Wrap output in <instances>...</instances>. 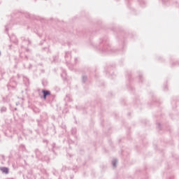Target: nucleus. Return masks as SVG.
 <instances>
[{
    "instance_id": "4468645a",
    "label": "nucleus",
    "mask_w": 179,
    "mask_h": 179,
    "mask_svg": "<svg viewBox=\"0 0 179 179\" xmlns=\"http://www.w3.org/2000/svg\"><path fill=\"white\" fill-rule=\"evenodd\" d=\"M138 2L142 8H145V6L146 5L145 0H138Z\"/></svg>"
},
{
    "instance_id": "f8f14e48",
    "label": "nucleus",
    "mask_w": 179,
    "mask_h": 179,
    "mask_svg": "<svg viewBox=\"0 0 179 179\" xmlns=\"http://www.w3.org/2000/svg\"><path fill=\"white\" fill-rule=\"evenodd\" d=\"M81 80L83 83H86V82H87V76L85 73L83 74L82 78H81Z\"/></svg>"
},
{
    "instance_id": "79ce46f5",
    "label": "nucleus",
    "mask_w": 179,
    "mask_h": 179,
    "mask_svg": "<svg viewBox=\"0 0 179 179\" xmlns=\"http://www.w3.org/2000/svg\"><path fill=\"white\" fill-rule=\"evenodd\" d=\"M70 179H73V176H71Z\"/></svg>"
},
{
    "instance_id": "72a5a7b5",
    "label": "nucleus",
    "mask_w": 179,
    "mask_h": 179,
    "mask_svg": "<svg viewBox=\"0 0 179 179\" xmlns=\"http://www.w3.org/2000/svg\"><path fill=\"white\" fill-rule=\"evenodd\" d=\"M25 50L27 52H30V49H29V48H26Z\"/></svg>"
},
{
    "instance_id": "4be33fe9",
    "label": "nucleus",
    "mask_w": 179,
    "mask_h": 179,
    "mask_svg": "<svg viewBox=\"0 0 179 179\" xmlns=\"http://www.w3.org/2000/svg\"><path fill=\"white\" fill-rule=\"evenodd\" d=\"M62 78H63V79L64 80H66V72L64 71L62 74H61Z\"/></svg>"
},
{
    "instance_id": "a878e982",
    "label": "nucleus",
    "mask_w": 179,
    "mask_h": 179,
    "mask_svg": "<svg viewBox=\"0 0 179 179\" xmlns=\"http://www.w3.org/2000/svg\"><path fill=\"white\" fill-rule=\"evenodd\" d=\"M71 134L72 135H76V128L71 129Z\"/></svg>"
},
{
    "instance_id": "393cba45",
    "label": "nucleus",
    "mask_w": 179,
    "mask_h": 179,
    "mask_svg": "<svg viewBox=\"0 0 179 179\" xmlns=\"http://www.w3.org/2000/svg\"><path fill=\"white\" fill-rule=\"evenodd\" d=\"M6 110H7L6 107L3 106V107H1L0 111H1V113H6Z\"/></svg>"
},
{
    "instance_id": "8fccbe9b",
    "label": "nucleus",
    "mask_w": 179,
    "mask_h": 179,
    "mask_svg": "<svg viewBox=\"0 0 179 179\" xmlns=\"http://www.w3.org/2000/svg\"><path fill=\"white\" fill-rule=\"evenodd\" d=\"M39 37H41V35H39Z\"/></svg>"
},
{
    "instance_id": "f3484780",
    "label": "nucleus",
    "mask_w": 179,
    "mask_h": 179,
    "mask_svg": "<svg viewBox=\"0 0 179 179\" xmlns=\"http://www.w3.org/2000/svg\"><path fill=\"white\" fill-rule=\"evenodd\" d=\"M117 163H118V160L117 159H113L112 160V164L113 167H117Z\"/></svg>"
},
{
    "instance_id": "bb28decb",
    "label": "nucleus",
    "mask_w": 179,
    "mask_h": 179,
    "mask_svg": "<svg viewBox=\"0 0 179 179\" xmlns=\"http://www.w3.org/2000/svg\"><path fill=\"white\" fill-rule=\"evenodd\" d=\"M157 127L159 131H162V124L160 123H157Z\"/></svg>"
},
{
    "instance_id": "473e14b6",
    "label": "nucleus",
    "mask_w": 179,
    "mask_h": 179,
    "mask_svg": "<svg viewBox=\"0 0 179 179\" xmlns=\"http://www.w3.org/2000/svg\"><path fill=\"white\" fill-rule=\"evenodd\" d=\"M138 79H139L140 80H142V74H139V75H138Z\"/></svg>"
},
{
    "instance_id": "a211bd4d",
    "label": "nucleus",
    "mask_w": 179,
    "mask_h": 179,
    "mask_svg": "<svg viewBox=\"0 0 179 179\" xmlns=\"http://www.w3.org/2000/svg\"><path fill=\"white\" fill-rule=\"evenodd\" d=\"M53 176H55L56 177L58 176L59 175V173L58 172V171H57V169H53L52 171Z\"/></svg>"
},
{
    "instance_id": "c85d7f7f",
    "label": "nucleus",
    "mask_w": 179,
    "mask_h": 179,
    "mask_svg": "<svg viewBox=\"0 0 179 179\" xmlns=\"http://www.w3.org/2000/svg\"><path fill=\"white\" fill-rule=\"evenodd\" d=\"M78 62H79V60L78 59V57H75V59H74V64H75V65L78 64Z\"/></svg>"
},
{
    "instance_id": "2eb2a0df",
    "label": "nucleus",
    "mask_w": 179,
    "mask_h": 179,
    "mask_svg": "<svg viewBox=\"0 0 179 179\" xmlns=\"http://www.w3.org/2000/svg\"><path fill=\"white\" fill-rule=\"evenodd\" d=\"M23 15L27 19H31V15L30 13L25 12Z\"/></svg>"
},
{
    "instance_id": "1a4fd4ad",
    "label": "nucleus",
    "mask_w": 179,
    "mask_h": 179,
    "mask_svg": "<svg viewBox=\"0 0 179 179\" xmlns=\"http://www.w3.org/2000/svg\"><path fill=\"white\" fill-rule=\"evenodd\" d=\"M39 160L41 162H45L46 163L49 164L50 163V157H48V155H45V156L42 155V157Z\"/></svg>"
},
{
    "instance_id": "58836bf2",
    "label": "nucleus",
    "mask_w": 179,
    "mask_h": 179,
    "mask_svg": "<svg viewBox=\"0 0 179 179\" xmlns=\"http://www.w3.org/2000/svg\"><path fill=\"white\" fill-rule=\"evenodd\" d=\"M76 108L77 110H80V108H82L78 107V106H76Z\"/></svg>"
},
{
    "instance_id": "ea45409f",
    "label": "nucleus",
    "mask_w": 179,
    "mask_h": 179,
    "mask_svg": "<svg viewBox=\"0 0 179 179\" xmlns=\"http://www.w3.org/2000/svg\"><path fill=\"white\" fill-rule=\"evenodd\" d=\"M164 90H167V86H165V87H164Z\"/></svg>"
},
{
    "instance_id": "3c124183",
    "label": "nucleus",
    "mask_w": 179,
    "mask_h": 179,
    "mask_svg": "<svg viewBox=\"0 0 179 179\" xmlns=\"http://www.w3.org/2000/svg\"><path fill=\"white\" fill-rule=\"evenodd\" d=\"M18 103H16V106H17Z\"/></svg>"
},
{
    "instance_id": "412c9836",
    "label": "nucleus",
    "mask_w": 179,
    "mask_h": 179,
    "mask_svg": "<svg viewBox=\"0 0 179 179\" xmlns=\"http://www.w3.org/2000/svg\"><path fill=\"white\" fill-rule=\"evenodd\" d=\"M55 146H56L55 143H52V151L53 152L55 156H57V152H55V150H54V149H55Z\"/></svg>"
},
{
    "instance_id": "2f4dec72",
    "label": "nucleus",
    "mask_w": 179,
    "mask_h": 179,
    "mask_svg": "<svg viewBox=\"0 0 179 179\" xmlns=\"http://www.w3.org/2000/svg\"><path fill=\"white\" fill-rule=\"evenodd\" d=\"M62 128L63 129H66V125H65V124H62Z\"/></svg>"
},
{
    "instance_id": "ddd939ff",
    "label": "nucleus",
    "mask_w": 179,
    "mask_h": 179,
    "mask_svg": "<svg viewBox=\"0 0 179 179\" xmlns=\"http://www.w3.org/2000/svg\"><path fill=\"white\" fill-rule=\"evenodd\" d=\"M21 40L22 41H27V45H31V41H30V40H29V38H26V37H24V36H22V38H21Z\"/></svg>"
},
{
    "instance_id": "6ab92c4d",
    "label": "nucleus",
    "mask_w": 179,
    "mask_h": 179,
    "mask_svg": "<svg viewBox=\"0 0 179 179\" xmlns=\"http://www.w3.org/2000/svg\"><path fill=\"white\" fill-rule=\"evenodd\" d=\"M24 83L25 85V86H28L29 85V78H27V77H24Z\"/></svg>"
},
{
    "instance_id": "cd10ccee",
    "label": "nucleus",
    "mask_w": 179,
    "mask_h": 179,
    "mask_svg": "<svg viewBox=\"0 0 179 179\" xmlns=\"http://www.w3.org/2000/svg\"><path fill=\"white\" fill-rule=\"evenodd\" d=\"M5 27H6V33L8 34V30L9 29V27H10V24H7V25L5 26Z\"/></svg>"
},
{
    "instance_id": "9d476101",
    "label": "nucleus",
    "mask_w": 179,
    "mask_h": 179,
    "mask_svg": "<svg viewBox=\"0 0 179 179\" xmlns=\"http://www.w3.org/2000/svg\"><path fill=\"white\" fill-rule=\"evenodd\" d=\"M10 41H12V43H14V44H17L18 43L17 38L15 34L11 35L10 36Z\"/></svg>"
},
{
    "instance_id": "7c9ffc66",
    "label": "nucleus",
    "mask_w": 179,
    "mask_h": 179,
    "mask_svg": "<svg viewBox=\"0 0 179 179\" xmlns=\"http://www.w3.org/2000/svg\"><path fill=\"white\" fill-rule=\"evenodd\" d=\"M73 171H74L75 173H76V171H78V166L73 167Z\"/></svg>"
},
{
    "instance_id": "c9c22d12",
    "label": "nucleus",
    "mask_w": 179,
    "mask_h": 179,
    "mask_svg": "<svg viewBox=\"0 0 179 179\" xmlns=\"http://www.w3.org/2000/svg\"><path fill=\"white\" fill-rule=\"evenodd\" d=\"M69 69H70L71 71H73V66H69Z\"/></svg>"
},
{
    "instance_id": "f704fd0d",
    "label": "nucleus",
    "mask_w": 179,
    "mask_h": 179,
    "mask_svg": "<svg viewBox=\"0 0 179 179\" xmlns=\"http://www.w3.org/2000/svg\"><path fill=\"white\" fill-rule=\"evenodd\" d=\"M169 0H162V3H166Z\"/></svg>"
},
{
    "instance_id": "603ef678",
    "label": "nucleus",
    "mask_w": 179,
    "mask_h": 179,
    "mask_svg": "<svg viewBox=\"0 0 179 179\" xmlns=\"http://www.w3.org/2000/svg\"><path fill=\"white\" fill-rule=\"evenodd\" d=\"M0 55H1V52H0Z\"/></svg>"
},
{
    "instance_id": "09e8293b",
    "label": "nucleus",
    "mask_w": 179,
    "mask_h": 179,
    "mask_svg": "<svg viewBox=\"0 0 179 179\" xmlns=\"http://www.w3.org/2000/svg\"><path fill=\"white\" fill-rule=\"evenodd\" d=\"M1 2H2V0H0V3H1Z\"/></svg>"
},
{
    "instance_id": "0eeeda50",
    "label": "nucleus",
    "mask_w": 179,
    "mask_h": 179,
    "mask_svg": "<svg viewBox=\"0 0 179 179\" xmlns=\"http://www.w3.org/2000/svg\"><path fill=\"white\" fill-rule=\"evenodd\" d=\"M34 153L36 155V159H38V160H41V159L43 157V153L41 152V151H40V150L36 148L34 150Z\"/></svg>"
},
{
    "instance_id": "6e6552de",
    "label": "nucleus",
    "mask_w": 179,
    "mask_h": 179,
    "mask_svg": "<svg viewBox=\"0 0 179 179\" xmlns=\"http://www.w3.org/2000/svg\"><path fill=\"white\" fill-rule=\"evenodd\" d=\"M0 171L3 174H9V168L3 166L0 167Z\"/></svg>"
},
{
    "instance_id": "423d86ee",
    "label": "nucleus",
    "mask_w": 179,
    "mask_h": 179,
    "mask_svg": "<svg viewBox=\"0 0 179 179\" xmlns=\"http://www.w3.org/2000/svg\"><path fill=\"white\" fill-rule=\"evenodd\" d=\"M64 58L66 59V64H69L71 62V58H72V55L71 52L68 51L65 52Z\"/></svg>"
},
{
    "instance_id": "c03bdc74",
    "label": "nucleus",
    "mask_w": 179,
    "mask_h": 179,
    "mask_svg": "<svg viewBox=\"0 0 179 179\" xmlns=\"http://www.w3.org/2000/svg\"><path fill=\"white\" fill-rule=\"evenodd\" d=\"M39 45H43V43L41 42V43H39Z\"/></svg>"
},
{
    "instance_id": "c756f323",
    "label": "nucleus",
    "mask_w": 179,
    "mask_h": 179,
    "mask_svg": "<svg viewBox=\"0 0 179 179\" xmlns=\"http://www.w3.org/2000/svg\"><path fill=\"white\" fill-rule=\"evenodd\" d=\"M107 73H108V75L110 76V75H113V71L108 70Z\"/></svg>"
},
{
    "instance_id": "20e7f679",
    "label": "nucleus",
    "mask_w": 179,
    "mask_h": 179,
    "mask_svg": "<svg viewBox=\"0 0 179 179\" xmlns=\"http://www.w3.org/2000/svg\"><path fill=\"white\" fill-rule=\"evenodd\" d=\"M17 85V83L16 82V80H15V78H11L8 84L7 85V87L8 90H10V89H16Z\"/></svg>"
},
{
    "instance_id": "a18cd8bd",
    "label": "nucleus",
    "mask_w": 179,
    "mask_h": 179,
    "mask_svg": "<svg viewBox=\"0 0 179 179\" xmlns=\"http://www.w3.org/2000/svg\"><path fill=\"white\" fill-rule=\"evenodd\" d=\"M14 110H15V111L17 110V108H14Z\"/></svg>"
},
{
    "instance_id": "5701e85b",
    "label": "nucleus",
    "mask_w": 179,
    "mask_h": 179,
    "mask_svg": "<svg viewBox=\"0 0 179 179\" xmlns=\"http://www.w3.org/2000/svg\"><path fill=\"white\" fill-rule=\"evenodd\" d=\"M58 55L53 56V61L52 62H58Z\"/></svg>"
},
{
    "instance_id": "4c0bfd02",
    "label": "nucleus",
    "mask_w": 179,
    "mask_h": 179,
    "mask_svg": "<svg viewBox=\"0 0 179 179\" xmlns=\"http://www.w3.org/2000/svg\"><path fill=\"white\" fill-rule=\"evenodd\" d=\"M25 59L28 60L29 59V57L27 55H25V57H24Z\"/></svg>"
},
{
    "instance_id": "aec40b11",
    "label": "nucleus",
    "mask_w": 179,
    "mask_h": 179,
    "mask_svg": "<svg viewBox=\"0 0 179 179\" xmlns=\"http://www.w3.org/2000/svg\"><path fill=\"white\" fill-rule=\"evenodd\" d=\"M65 101H72V99L69 94H67L64 98Z\"/></svg>"
},
{
    "instance_id": "7ed1b4c3",
    "label": "nucleus",
    "mask_w": 179,
    "mask_h": 179,
    "mask_svg": "<svg viewBox=\"0 0 179 179\" xmlns=\"http://www.w3.org/2000/svg\"><path fill=\"white\" fill-rule=\"evenodd\" d=\"M47 133L49 134V135H52V136L57 134V130L54 124H50L48 126Z\"/></svg>"
},
{
    "instance_id": "b1692460",
    "label": "nucleus",
    "mask_w": 179,
    "mask_h": 179,
    "mask_svg": "<svg viewBox=\"0 0 179 179\" xmlns=\"http://www.w3.org/2000/svg\"><path fill=\"white\" fill-rule=\"evenodd\" d=\"M43 50H45V51L47 50L48 54L51 53V51H50V46L43 48Z\"/></svg>"
},
{
    "instance_id": "e433bc0d",
    "label": "nucleus",
    "mask_w": 179,
    "mask_h": 179,
    "mask_svg": "<svg viewBox=\"0 0 179 179\" xmlns=\"http://www.w3.org/2000/svg\"><path fill=\"white\" fill-rule=\"evenodd\" d=\"M31 68H33V65L29 64V69H31Z\"/></svg>"
},
{
    "instance_id": "f257e3e1",
    "label": "nucleus",
    "mask_w": 179,
    "mask_h": 179,
    "mask_svg": "<svg viewBox=\"0 0 179 179\" xmlns=\"http://www.w3.org/2000/svg\"><path fill=\"white\" fill-rule=\"evenodd\" d=\"M98 48L105 54H113V52H117L115 50H113L111 48L107 36H104L99 39V47Z\"/></svg>"
},
{
    "instance_id": "dca6fc26",
    "label": "nucleus",
    "mask_w": 179,
    "mask_h": 179,
    "mask_svg": "<svg viewBox=\"0 0 179 179\" xmlns=\"http://www.w3.org/2000/svg\"><path fill=\"white\" fill-rule=\"evenodd\" d=\"M42 85L44 87H46V86H48V81L45 79L42 80Z\"/></svg>"
},
{
    "instance_id": "9b49d317",
    "label": "nucleus",
    "mask_w": 179,
    "mask_h": 179,
    "mask_svg": "<svg viewBox=\"0 0 179 179\" xmlns=\"http://www.w3.org/2000/svg\"><path fill=\"white\" fill-rule=\"evenodd\" d=\"M40 171L42 174H43V177H45V178H48V177L50 176V175L48 174V173H47V171L45 169H41Z\"/></svg>"
},
{
    "instance_id": "49530a36",
    "label": "nucleus",
    "mask_w": 179,
    "mask_h": 179,
    "mask_svg": "<svg viewBox=\"0 0 179 179\" xmlns=\"http://www.w3.org/2000/svg\"><path fill=\"white\" fill-rule=\"evenodd\" d=\"M11 47H12V45H9V48H10Z\"/></svg>"
},
{
    "instance_id": "39448f33",
    "label": "nucleus",
    "mask_w": 179,
    "mask_h": 179,
    "mask_svg": "<svg viewBox=\"0 0 179 179\" xmlns=\"http://www.w3.org/2000/svg\"><path fill=\"white\" fill-rule=\"evenodd\" d=\"M42 93L43 96L41 99H43V100H47V97H48V96H51V92L50 90H42Z\"/></svg>"
},
{
    "instance_id": "37998d69",
    "label": "nucleus",
    "mask_w": 179,
    "mask_h": 179,
    "mask_svg": "<svg viewBox=\"0 0 179 179\" xmlns=\"http://www.w3.org/2000/svg\"><path fill=\"white\" fill-rule=\"evenodd\" d=\"M4 134H5L6 136H9L7 134L6 132H5Z\"/></svg>"
},
{
    "instance_id": "a19ab883",
    "label": "nucleus",
    "mask_w": 179,
    "mask_h": 179,
    "mask_svg": "<svg viewBox=\"0 0 179 179\" xmlns=\"http://www.w3.org/2000/svg\"><path fill=\"white\" fill-rule=\"evenodd\" d=\"M33 131L31 130H29V134H32Z\"/></svg>"
},
{
    "instance_id": "de8ad7c7",
    "label": "nucleus",
    "mask_w": 179,
    "mask_h": 179,
    "mask_svg": "<svg viewBox=\"0 0 179 179\" xmlns=\"http://www.w3.org/2000/svg\"><path fill=\"white\" fill-rule=\"evenodd\" d=\"M58 179H61V176H59V178Z\"/></svg>"
},
{
    "instance_id": "f03ea898",
    "label": "nucleus",
    "mask_w": 179,
    "mask_h": 179,
    "mask_svg": "<svg viewBox=\"0 0 179 179\" xmlns=\"http://www.w3.org/2000/svg\"><path fill=\"white\" fill-rule=\"evenodd\" d=\"M48 120V117L47 116V114H43V115H41V119H37L36 122L38 128L43 131L44 129V125L47 124V121Z\"/></svg>"
}]
</instances>
